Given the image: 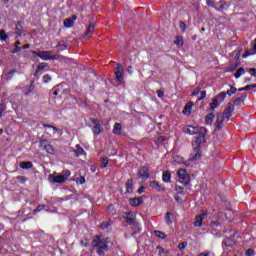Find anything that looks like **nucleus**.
Segmentation results:
<instances>
[{"label":"nucleus","mask_w":256,"mask_h":256,"mask_svg":"<svg viewBox=\"0 0 256 256\" xmlns=\"http://www.w3.org/2000/svg\"><path fill=\"white\" fill-rule=\"evenodd\" d=\"M109 227H111V223H109V222H103V223L100 225V228H101V229H109Z\"/></svg>","instance_id":"41"},{"label":"nucleus","mask_w":256,"mask_h":256,"mask_svg":"<svg viewBox=\"0 0 256 256\" xmlns=\"http://www.w3.org/2000/svg\"><path fill=\"white\" fill-rule=\"evenodd\" d=\"M248 73H250L252 77H256V68H249Z\"/></svg>","instance_id":"46"},{"label":"nucleus","mask_w":256,"mask_h":256,"mask_svg":"<svg viewBox=\"0 0 256 256\" xmlns=\"http://www.w3.org/2000/svg\"><path fill=\"white\" fill-rule=\"evenodd\" d=\"M107 165H109V158L107 157L101 158V167L105 168L107 167Z\"/></svg>","instance_id":"34"},{"label":"nucleus","mask_w":256,"mask_h":256,"mask_svg":"<svg viewBox=\"0 0 256 256\" xmlns=\"http://www.w3.org/2000/svg\"><path fill=\"white\" fill-rule=\"evenodd\" d=\"M193 102H188L186 105H185V107H184V109H183V113H184V115H189V114H191V109H193Z\"/></svg>","instance_id":"17"},{"label":"nucleus","mask_w":256,"mask_h":256,"mask_svg":"<svg viewBox=\"0 0 256 256\" xmlns=\"http://www.w3.org/2000/svg\"><path fill=\"white\" fill-rule=\"evenodd\" d=\"M206 5H208V7H215V2L213 0H206Z\"/></svg>","instance_id":"50"},{"label":"nucleus","mask_w":256,"mask_h":256,"mask_svg":"<svg viewBox=\"0 0 256 256\" xmlns=\"http://www.w3.org/2000/svg\"><path fill=\"white\" fill-rule=\"evenodd\" d=\"M185 247H187V242H182L178 245V249H180V251H183Z\"/></svg>","instance_id":"47"},{"label":"nucleus","mask_w":256,"mask_h":256,"mask_svg":"<svg viewBox=\"0 0 256 256\" xmlns=\"http://www.w3.org/2000/svg\"><path fill=\"white\" fill-rule=\"evenodd\" d=\"M44 151H47L50 155H55V148L51 144H48L45 148Z\"/></svg>","instance_id":"27"},{"label":"nucleus","mask_w":256,"mask_h":256,"mask_svg":"<svg viewBox=\"0 0 256 256\" xmlns=\"http://www.w3.org/2000/svg\"><path fill=\"white\" fill-rule=\"evenodd\" d=\"M225 97H227V92H220L217 95L216 99H218V100L221 99L223 101V100H225Z\"/></svg>","instance_id":"37"},{"label":"nucleus","mask_w":256,"mask_h":256,"mask_svg":"<svg viewBox=\"0 0 256 256\" xmlns=\"http://www.w3.org/2000/svg\"><path fill=\"white\" fill-rule=\"evenodd\" d=\"M16 34L21 37L23 35V25L20 22L16 23Z\"/></svg>","instance_id":"25"},{"label":"nucleus","mask_w":256,"mask_h":256,"mask_svg":"<svg viewBox=\"0 0 256 256\" xmlns=\"http://www.w3.org/2000/svg\"><path fill=\"white\" fill-rule=\"evenodd\" d=\"M115 79L118 81V83L123 81V66H121L119 63L116 65Z\"/></svg>","instance_id":"7"},{"label":"nucleus","mask_w":256,"mask_h":256,"mask_svg":"<svg viewBox=\"0 0 256 256\" xmlns=\"http://www.w3.org/2000/svg\"><path fill=\"white\" fill-rule=\"evenodd\" d=\"M45 67H47V64H45V63L38 65V67L36 69V73H39V71H43V69H45Z\"/></svg>","instance_id":"43"},{"label":"nucleus","mask_w":256,"mask_h":256,"mask_svg":"<svg viewBox=\"0 0 256 256\" xmlns=\"http://www.w3.org/2000/svg\"><path fill=\"white\" fill-rule=\"evenodd\" d=\"M178 177H179V182L182 185H189L191 183V177L187 173V170L185 169H179L178 170Z\"/></svg>","instance_id":"5"},{"label":"nucleus","mask_w":256,"mask_h":256,"mask_svg":"<svg viewBox=\"0 0 256 256\" xmlns=\"http://www.w3.org/2000/svg\"><path fill=\"white\" fill-rule=\"evenodd\" d=\"M144 191H145V187L141 186V187L138 189L139 195H141V193H143Z\"/></svg>","instance_id":"62"},{"label":"nucleus","mask_w":256,"mask_h":256,"mask_svg":"<svg viewBox=\"0 0 256 256\" xmlns=\"http://www.w3.org/2000/svg\"><path fill=\"white\" fill-rule=\"evenodd\" d=\"M174 44L178 45V47H183V37L181 36L176 37Z\"/></svg>","instance_id":"31"},{"label":"nucleus","mask_w":256,"mask_h":256,"mask_svg":"<svg viewBox=\"0 0 256 256\" xmlns=\"http://www.w3.org/2000/svg\"><path fill=\"white\" fill-rule=\"evenodd\" d=\"M88 245H89V242H88L87 239L81 240V246H82V247H87Z\"/></svg>","instance_id":"54"},{"label":"nucleus","mask_w":256,"mask_h":256,"mask_svg":"<svg viewBox=\"0 0 256 256\" xmlns=\"http://www.w3.org/2000/svg\"><path fill=\"white\" fill-rule=\"evenodd\" d=\"M95 27H97V24L95 22H91L85 32L86 37L90 36L93 31H95Z\"/></svg>","instance_id":"16"},{"label":"nucleus","mask_w":256,"mask_h":256,"mask_svg":"<svg viewBox=\"0 0 256 256\" xmlns=\"http://www.w3.org/2000/svg\"><path fill=\"white\" fill-rule=\"evenodd\" d=\"M17 181H20L21 183H25V181H27V179H25V176H18L16 177Z\"/></svg>","instance_id":"53"},{"label":"nucleus","mask_w":256,"mask_h":256,"mask_svg":"<svg viewBox=\"0 0 256 256\" xmlns=\"http://www.w3.org/2000/svg\"><path fill=\"white\" fill-rule=\"evenodd\" d=\"M174 161H175L176 163H183V158H180L179 156H176V157L174 158Z\"/></svg>","instance_id":"55"},{"label":"nucleus","mask_w":256,"mask_h":256,"mask_svg":"<svg viewBox=\"0 0 256 256\" xmlns=\"http://www.w3.org/2000/svg\"><path fill=\"white\" fill-rule=\"evenodd\" d=\"M213 119H215V114L213 112L205 116L206 125H213Z\"/></svg>","instance_id":"15"},{"label":"nucleus","mask_w":256,"mask_h":256,"mask_svg":"<svg viewBox=\"0 0 256 256\" xmlns=\"http://www.w3.org/2000/svg\"><path fill=\"white\" fill-rule=\"evenodd\" d=\"M172 217H173V213L171 212L166 213L165 219H166L167 225H171L173 223Z\"/></svg>","instance_id":"29"},{"label":"nucleus","mask_w":256,"mask_h":256,"mask_svg":"<svg viewBox=\"0 0 256 256\" xmlns=\"http://www.w3.org/2000/svg\"><path fill=\"white\" fill-rule=\"evenodd\" d=\"M247 95L238 97L234 100V105H236V107H241V104L245 102Z\"/></svg>","instance_id":"20"},{"label":"nucleus","mask_w":256,"mask_h":256,"mask_svg":"<svg viewBox=\"0 0 256 256\" xmlns=\"http://www.w3.org/2000/svg\"><path fill=\"white\" fill-rule=\"evenodd\" d=\"M129 203L132 207H139L143 203V198H130Z\"/></svg>","instance_id":"12"},{"label":"nucleus","mask_w":256,"mask_h":256,"mask_svg":"<svg viewBox=\"0 0 256 256\" xmlns=\"http://www.w3.org/2000/svg\"><path fill=\"white\" fill-rule=\"evenodd\" d=\"M233 111H235V106H233V104L231 103H228L227 107L223 112H219L216 114V121L214 123L215 132L221 131V129H223V127L225 126V121H229V119L233 117Z\"/></svg>","instance_id":"2"},{"label":"nucleus","mask_w":256,"mask_h":256,"mask_svg":"<svg viewBox=\"0 0 256 256\" xmlns=\"http://www.w3.org/2000/svg\"><path fill=\"white\" fill-rule=\"evenodd\" d=\"M158 97L162 98L164 97L165 93L162 90H157Z\"/></svg>","instance_id":"59"},{"label":"nucleus","mask_w":256,"mask_h":256,"mask_svg":"<svg viewBox=\"0 0 256 256\" xmlns=\"http://www.w3.org/2000/svg\"><path fill=\"white\" fill-rule=\"evenodd\" d=\"M43 127H48L49 129H53V131H55V132L59 131V128L49 125V124H43Z\"/></svg>","instance_id":"45"},{"label":"nucleus","mask_w":256,"mask_h":256,"mask_svg":"<svg viewBox=\"0 0 256 256\" xmlns=\"http://www.w3.org/2000/svg\"><path fill=\"white\" fill-rule=\"evenodd\" d=\"M75 19H77V16L73 15L71 18H67L64 20V26L66 27H73L75 25Z\"/></svg>","instance_id":"13"},{"label":"nucleus","mask_w":256,"mask_h":256,"mask_svg":"<svg viewBox=\"0 0 256 256\" xmlns=\"http://www.w3.org/2000/svg\"><path fill=\"white\" fill-rule=\"evenodd\" d=\"M241 75H245V69L242 68V67H240V68L236 71V73L234 74V77H235L236 79H239V77H241Z\"/></svg>","instance_id":"28"},{"label":"nucleus","mask_w":256,"mask_h":256,"mask_svg":"<svg viewBox=\"0 0 256 256\" xmlns=\"http://www.w3.org/2000/svg\"><path fill=\"white\" fill-rule=\"evenodd\" d=\"M197 131H199V127L188 126L185 130V133H188V135H196Z\"/></svg>","instance_id":"14"},{"label":"nucleus","mask_w":256,"mask_h":256,"mask_svg":"<svg viewBox=\"0 0 256 256\" xmlns=\"http://www.w3.org/2000/svg\"><path fill=\"white\" fill-rule=\"evenodd\" d=\"M123 217L126 219L128 225H137V222H135V218L133 217V212H126L123 214Z\"/></svg>","instance_id":"10"},{"label":"nucleus","mask_w":256,"mask_h":256,"mask_svg":"<svg viewBox=\"0 0 256 256\" xmlns=\"http://www.w3.org/2000/svg\"><path fill=\"white\" fill-rule=\"evenodd\" d=\"M43 209H45V205H39L37 206L36 211H43Z\"/></svg>","instance_id":"60"},{"label":"nucleus","mask_w":256,"mask_h":256,"mask_svg":"<svg viewBox=\"0 0 256 256\" xmlns=\"http://www.w3.org/2000/svg\"><path fill=\"white\" fill-rule=\"evenodd\" d=\"M33 53L40 57V59H43V61H55V59H59L60 57L59 55H53L52 51H40L38 53L34 51Z\"/></svg>","instance_id":"4"},{"label":"nucleus","mask_w":256,"mask_h":256,"mask_svg":"<svg viewBox=\"0 0 256 256\" xmlns=\"http://www.w3.org/2000/svg\"><path fill=\"white\" fill-rule=\"evenodd\" d=\"M49 179H52L53 183H65V178L62 174L55 176V174H50Z\"/></svg>","instance_id":"11"},{"label":"nucleus","mask_w":256,"mask_h":256,"mask_svg":"<svg viewBox=\"0 0 256 256\" xmlns=\"http://www.w3.org/2000/svg\"><path fill=\"white\" fill-rule=\"evenodd\" d=\"M48 145H49V141H47L45 139L40 140V147H41V149L46 148Z\"/></svg>","instance_id":"36"},{"label":"nucleus","mask_w":256,"mask_h":256,"mask_svg":"<svg viewBox=\"0 0 256 256\" xmlns=\"http://www.w3.org/2000/svg\"><path fill=\"white\" fill-rule=\"evenodd\" d=\"M150 187H152V189H156V191H163V186H161L157 181L150 182Z\"/></svg>","instance_id":"19"},{"label":"nucleus","mask_w":256,"mask_h":256,"mask_svg":"<svg viewBox=\"0 0 256 256\" xmlns=\"http://www.w3.org/2000/svg\"><path fill=\"white\" fill-rule=\"evenodd\" d=\"M20 167L21 169H31V167H33V162L31 161L20 162Z\"/></svg>","instance_id":"23"},{"label":"nucleus","mask_w":256,"mask_h":256,"mask_svg":"<svg viewBox=\"0 0 256 256\" xmlns=\"http://www.w3.org/2000/svg\"><path fill=\"white\" fill-rule=\"evenodd\" d=\"M235 93H237V88H235L234 86H230V90L226 91V95H228L229 97H231V95H235Z\"/></svg>","instance_id":"32"},{"label":"nucleus","mask_w":256,"mask_h":256,"mask_svg":"<svg viewBox=\"0 0 256 256\" xmlns=\"http://www.w3.org/2000/svg\"><path fill=\"white\" fill-rule=\"evenodd\" d=\"M162 179L164 183H169V181H171V173H169L168 171H164L162 175Z\"/></svg>","instance_id":"26"},{"label":"nucleus","mask_w":256,"mask_h":256,"mask_svg":"<svg viewBox=\"0 0 256 256\" xmlns=\"http://www.w3.org/2000/svg\"><path fill=\"white\" fill-rule=\"evenodd\" d=\"M237 67H239L238 64H234V65H231L227 71H229V73H233V71H235V69H237Z\"/></svg>","instance_id":"44"},{"label":"nucleus","mask_w":256,"mask_h":256,"mask_svg":"<svg viewBox=\"0 0 256 256\" xmlns=\"http://www.w3.org/2000/svg\"><path fill=\"white\" fill-rule=\"evenodd\" d=\"M125 185H126V191L128 193H133V179H128Z\"/></svg>","instance_id":"21"},{"label":"nucleus","mask_w":256,"mask_h":256,"mask_svg":"<svg viewBox=\"0 0 256 256\" xmlns=\"http://www.w3.org/2000/svg\"><path fill=\"white\" fill-rule=\"evenodd\" d=\"M109 238H103L101 236H95L92 241V247L99 255H104L105 251L109 249Z\"/></svg>","instance_id":"3"},{"label":"nucleus","mask_w":256,"mask_h":256,"mask_svg":"<svg viewBox=\"0 0 256 256\" xmlns=\"http://www.w3.org/2000/svg\"><path fill=\"white\" fill-rule=\"evenodd\" d=\"M61 175L64 178V180L67 181V179H69V177H71V171L64 170Z\"/></svg>","instance_id":"33"},{"label":"nucleus","mask_w":256,"mask_h":256,"mask_svg":"<svg viewBox=\"0 0 256 256\" xmlns=\"http://www.w3.org/2000/svg\"><path fill=\"white\" fill-rule=\"evenodd\" d=\"M43 81L44 83H49V81H51V77L49 76V74L43 76Z\"/></svg>","instance_id":"48"},{"label":"nucleus","mask_w":256,"mask_h":256,"mask_svg":"<svg viewBox=\"0 0 256 256\" xmlns=\"http://www.w3.org/2000/svg\"><path fill=\"white\" fill-rule=\"evenodd\" d=\"M57 47H64V48H66L67 45L65 44V41H60V42L57 44Z\"/></svg>","instance_id":"56"},{"label":"nucleus","mask_w":256,"mask_h":256,"mask_svg":"<svg viewBox=\"0 0 256 256\" xmlns=\"http://www.w3.org/2000/svg\"><path fill=\"white\" fill-rule=\"evenodd\" d=\"M121 131H122L121 123H115L114 129H113L114 135H121Z\"/></svg>","instance_id":"22"},{"label":"nucleus","mask_w":256,"mask_h":256,"mask_svg":"<svg viewBox=\"0 0 256 256\" xmlns=\"http://www.w3.org/2000/svg\"><path fill=\"white\" fill-rule=\"evenodd\" d=\"M8 37L9 36L5 33V30H0V39L2 41H7Z\"/></svg>","instance_id":"35"},{"label":"nucleus","mask_w":256,"mask_h":256,"mask_svg":"<svg viewBox=\"0 0 256 256\" xmlns=\"http://www.w3.org/2000/svg\"><path fill=\"white\" fill-rule=\"evenodd\" d=\"M218 106H219V100L216 97L212 98V102L210 103L211 111H215V109H217Z\"/></svg>","instance_id":"24"},{"label":"nucleus","mask_w":256,"mask_h":256,"mask_svg":"<svg viewBox=\"0 0 256 256\" xmlns=\"http://www.w3.org/2000/svg\"><path fill=\"white\" fill-rule=\"evenodd\" d=\"M246 91H249L250 89H256V84L247 85L244 87Z\"/></svg>","instance_id":"49"},{"label":"nucleus","mask_w":256,"mask_h":256,"mask_svg":"<svg viewBox=\"0 0 256 256\" xmlns=\"http://www.w3.org/2000/svg\"><path fill=\"white\" fill-rule=\"evenodd\" d=\"M114 209H115V207L113 205L108 206V211H113Z\"/></svg>","instance_id":"64"},{"label":"nucleus","mask_w":256,"mask_h":256,"mask_svg":"<svg viewBox=\"0 0 256 256\" xmlns=\"http://www.w3.org/2000/svg\"><path fill=\"white\" fill-rule=\"evenodd\" d=\"M3 111H5V104H0V119L3 117Z\"/></svg>","instance_id":"51"},{"label":"nucleus","mask_w":256,"mask_h":256,"mask_svg":"<svg viewBox=\"0 0 256 256\" xmlns=\"http://www.w3.org/2000/svg\"><path fill=\"white\" fill-rule=\"evenodd\" d=\"M154 235H156V237H158V239H165L167 237V235H165V233H163L159 230H155Z\"/></svg>","instance_id":"30"},{"label":"nucleus","mask_w":256,"mask_h":256,"mask_svg":"<svg viewBox=\"0 0 256 256\" xmlns=\"http://www.w3.org/2000/svg\"><path fill=\"white\" fill-rule=\"evenodd\" d=\"M23 48L19 46H14V49L10 51V53L15 54V53H21Z\"/></svg>","instance_id":"39"},{"label":"nucleus","mask_w":256,"mask_h":256,"mask_svg":"<svg viewBox=\"0 0 256 256\" xmlns=\"http://www.w3.org/2000/svg\"><path fill=\"white\" fill-rule=\"evenodd\" d=\"M207 217V212H203L200 215H197L193 223L194 227H201L203 225V219Z\"/></svg>","instance_id":"8"},{"label":"nucleus","mask_w":256,"mask_h":256,"mask_svg":"<svg viewBox=\"0 0 256 256\" xmlns=\"http://www.w3.org/2000/svg\"><path fill=\"white\" fill-rule=\"evenodd\" d=\"M138 175L142 181H147V179H149V175H151V171L147 168V166H142L138 171Z\"/></svg>","instance_id":"6"},{"label":"nucleus","mask_w":256,"mask_h":256,"mask_svg":"<svg viewBox=\"0 0 256 256\" xmlns=\"http://www.w3.org/2000/svg\"><path fill=\"white\" fill-rule=\"evenodd\" d=\"M91 123H93L92 131L94 135H100L101 133V124H99V120L92 118Z\"/></svg>","instance_id":"9"},{"label":"nucleus","mask_w":256,"mask_h":256,"mask_svg":"<svg viewBox=\"0 0 256 256\" xmlns=\"http://www.w3.org/2000/svg\"><path fill=\"white\" fill-rule=\"evenodd\" d=\"M198 256H210V253H209V252L201 253V254H199Z\"/></svg>","instance_id":"63"},{"label":"nucleus","mask_w":256,"mask_h":256,"mask_svg":"<svg viewBox=\"0 0 256 256\" xmlns=\"http://www.w3.org/2000/svg\"><path fill=\"white\" fill-rule=\"evenodd\" d=\"M179 27L183 31V33H185V31H187V24H185V22L180 21L179 22Z\"/></svg>","instance_id":"38"},{"label":"nucleus","mask_w":256,"mask_h":256,"mask_svg":"<svg viewBox=\"0 0 256 256\" xmlns=\"http://www.w3.org/2000/svg\"><path fill=\"white\" fill-rule=\"evenodd\" d=\"M205 97H207V91L203 90L200 93V97L198 98V101H203V99H205Z\"/></svg>","instance_id":"40"},{"label":"nucleus","mask_w":256,"mask_h":256,"mask_svg":"<svg viewBox=\"0 0 256 256\" xmlns=\"http://www.w3.org/2000/svg\"><path fill=\"white\" fill-rule=\"evenodd\" d=\"M254 253H255V252H254L252 249H248V250L246 251V255H247V256H253Z\"/></svg>","instance_id":"57"},{"label":"nucleus","mask_w":256,"mask_h":256,"mask_svg":"<svg viewBox=\"0 0 256 256\" xmlns=\"http://www.w3.org/2000/svg\"><path fill=\"white\" fill-rule=\"evenodd\" d=\"M220 7L218 9V11H223V9H225V5H227V2H225L224 0H220Z\"/></svg>","instance_id":"42"},{"label":"nucleus","mask_w":256,"mask_h":256,"mask_svg":"<svg viewBox=\"0 0 256 256\" xmlns=\"http://www.w3.org/2000/svg\"><path fill=\"white\" fill-rule=\"evenodd\" d=\"M201 92V88L197 87L196 89L193 90L192 95H199V93Z\"/></svg>","instance_id":"52"},{"label":"nucleus","mask_w":256,"mask_h":256,"mask_svg":"<svg viewBox=\"0 0 256 256\" xmlns=\"http://www.w3.org/2000/svg\"><path fill=\"white\" fill-rule=\"evenodd\" d=\"M196 135L195 142L192 143L193 151L190 154L189 161H199L201 159V145L207 142V128L199 127Z\"/></svg>","instance_id":"1"},{"label":"nucleus","mask_w":256,"mask_h":256,"mask_svg":"<svg viewBox=\"0 0 256 256\" xmlns=\"http://www.w3.org/2000/svg\"><path fill=\"white\" fill-rule=\"evenodd\" d=\"M76 157H81V155H86L85 150L81 147V145H76V149L74 150Z\"/></svg>","instance_id":"18"},{"label":"nucleus","mask_w":256,"mask_h":256,"mask_svg":"<svg viewBox=\"0 0 256 256\" xmlns=\"http://www.w3.org/2000/svg\"><path fill=\"white\" fill-rule=\"evenodd\" d=\"M78 182L80 183V185H83L85 183V177L81 176L80 178H78Z\"/></svg>","instance_id":"58"},{"label":"nucleus","mask_w":256,"mask_h":256,"mask_svg":"<svg viewBox=\"0 0 256 256\" xmlns=\"http://www.w3.org/2000/svg\"><path fill=\"white\" fill-rule=\"evenodd\" d=\"M175 189H176V191H179V193H183V187L176 186Z\"/></svg>","instance_id":"61"}]
</instances>
